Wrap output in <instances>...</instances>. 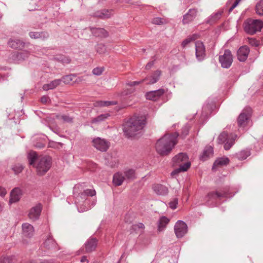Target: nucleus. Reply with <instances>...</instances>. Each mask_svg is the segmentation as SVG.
Returning a JSON list of instances; mask_svg holds the SVG:
<instances>
[{
  "label": "nucleus",
  "instance_id": "nucleus-47",
  "mask_svg": "<svg viewBox=\"0 0 263 263\" xmlns=\"http://www.w3.org/2000/svg\"><path fill=\"white\" fill-rule=\"evenodd\" d=\"M152 23L156 25H162L166 23V21L161 17H155L153 18Z\"/></svg>",
  "mask_w": 263,
  "mask_h": 263
},
{
  "label": "nucleus",
  "instance_id": "nucleus-44",
  "mask_svg": "<svg viewBox=\"0 0 263 263\" xmlns=\"http://www.w3.org/2000/svg\"><path fill=\"white\" fill-rule=\"evenodd\" d=\"M145 228V226L142 223H138L137 224H133L132 226V229L135 231H139L142 232Z\"/></svg>",
  "mask_w": 263,
  "mask_h": 263
},
{
  "label": "nucleus",
  "instance_id": "nucleus-11",
  "mask_svg": "<svg viewBox=\"0 0 263 263\" xmlns=\"http://www.w3.org/2000/svg\"><path fill=\"white\" fill-rule=\"evenodd\" d=\"M227 197L228 195L226 192L223 191L220 192L216 191L209 192L206 196L205 199L207 202L214 203L218 199H221L222 198Z\"/></svg>",
  "mask_w": 263,
  "mask_h": 263
},
{
  "label": "nucleus",
  "instance_id": "nucleus-10",
  "mask_svg": "<svg viewBox=\"0 0 263 263\" xmlns=\"http://www.w3.org/2000/svg\"><path fill=\"white\" fill-rule=\"evenodd\" d=\"M92 142L93 146L101 152L107 151L110 145L108 141L99 137L93 139Z\"/></svg>",
  "mask_w": 263,
  "mask_h": 263
},
{
  "label": "nucleus",
  "instance_id": "nucleus-51",
  "mask_svg": "<svg viewBox=\"0 0 263 263\" xmlns=\"http://www.w3.org/2000/svg\"><path fill=\"white\" fill-rule=\"evenodd\" d=\"M170 207L173 209L175 210L177 208V205L178 204V199L177 198H174L173 200L169 202Z\"/></svg>",
  "mask_w": 263,
  "mask_h": 263
},
{
  "label": "nucleus",
  "instance_id": "nucleus-27",
  "mask_svg": "<svg viewBox=\"0 0 263 263\" xmlns=\"http://www.w3.org/2000/svg\"><path fill=\"white\" fill-rule=\"evenodd\" d=\"M112 14V13L111 10L103 9L95 12L93 16L105 19L109 18Z\"/></svg>",
  "mask_w": 263,
  "mask_h": 263
},
{
  "label": "nucleus",
  "instance_id": "nucleus-28",
  "mask_svg": "<svg viewBox=\"0 0 263 263\" xmlns=\"http://www.w3.org/2000/svg\"><path fill=\"white\" fill-rule=\"evenodd\" d=\"M61 82L62 80H60V79H55L48 84L43 85L42 88L45 91H47L50 89H53L60 85Z\"/></svg>",
  "mask_w": 263,
  "mask_h": 263
},
{
  "label": "nucleus",
  "instance_id": "nucleus-3",
  "mask_svg": "<svg viewBox=\"0 0 263 263\" xmlns=\"http://www.w3.org/2000/svg\"><path fill=\"white\" fill-rule=\"evenodd\" d=\"M179 135L177 133L165 134L159 139L156 143V149L161 156L168 155L177 143Z\"/></svg>",
  "mask_w": 263,
  "mask_h": 263
},
{
  "label": "nucleus",
  "instance_id": "nucleus-21",
  "mask_svg": "<svg viewBox=\"0 0 263 263\" xmlns=\"http://www.w3.org/2000/svg\"><path fill=\"white\" fill-rule=\"evenodd\" d=\"M22 228L24 236L31 238L33 236L34 230L33 227L31 224L28 223H25L22 224Z\"/></svg>",
  "mask_w": 263,
  "mask_h": 263
},
{
  "label": "nucleus",
  "instance_id": "nucleus-45",
  "mask_svg": "<svg viewBox=\"0 0 263 263\" xmlns=\"http://www.w3.org/2000/svg\"><path fill=\"white\" fill-rule=\"evenodd\" d=\"M190 126L188 125H184L182 128L181 131V134L180 135V137L183 139L184 138L189 134V132L190 130Z\"/></svg>",
  "mask_w": 263,
  "mask_h": 263
},
{
  "label": "nucleus",
  "instance_id": "nucleus-18",
  "mask_svg": "<svg viewBox=\"0 0 263 263\" xmlns=\"http://www.w3.org/2000/svg\"><path fill=\"white\" fill-rule=\"evenodd\" d=\"M165 92L164 89L162 88L158 90L151 91L146 93V98L153 101L157 100Z\"/></svg>",
  "mask_w": 263,
  "mask_h": 263
},
{
  "label": "nucleus",
  "instance_id": "nucleus-46",
  "mask_svg": "<svg viewBox=\"0 0 263 263\" xmlns=\"http://www.w3.org/2000/svg\"><path fill=\"white\" fill-rule=\"evenodd\" d=\"M96 51L99 54L104 53L106 51V48L102 44H98L96 47Z\"/></svg>",
  "mask_w": 263,
  "mask_h": 263
},
{
  "label": "nucleus",
  "instance_id": "nucleus-48",
  "mask_svg": "<svg viewBox=\"0 0 263 263\" xmlns=\"http://www.w3.org/2000/svg\"><path fill=\"white\" fill-rule=\"evenodd\" d=\"M103 70V67H96L92 70V73L96 76H100L102 73Z\"/></svg>",
  "mask_w": 263,
  "mask_h": 263
},
{
  "label": "nucleus",
  "instance_id": "nucleus-12",
  "mask_svg": "<svg viewBox=\"0 0 263 263\" xmlns=\"http://www.w3.org/2000/svg\"><path fill=\"white\" fill-rule=\"evenodd\" d=\"M174 231L177 238L182 237L187 231L186 224L181 220H178L174 227Z\"/></svg>",
  "mask_w": 263,
  "mask_h": 263
},
{
  "label": "nucleus",
  "instance_id": "nucleus-14",
  "mask_svg": "<svg viewBox=\"0 0 263 263\" xmlns=\"http://www.w3.org/2000/svg\"><path fill=\"white\" fill-rule=\"evenodd\" d=\"M98 245V240L96 238L90 237L84 245L85 253H90L95 251Z\"/></svg>",
  "mask_w": 263,
  "mask_h": 263
},
{
  "label": "nucleus",
  "instance_id": "nucleus-5",
  "mask_svg": "<svg viewBox=\"0 0 263 263\" xmlns=\"http://www.w3.org/2000/svg\"><path fill=\"white\" fill-rule=\"evenodd\" d=\"M82 189L81 184H77L73 187V195L76 198V203H80L87 199L88 196H93L96 195V191L94 190L87 189L81 191Z\"/></svg>",
  "mask_w": 263,
  "mask_h": 263
},
{
  "label": "nucleus",
  "instance_id": "nucleus-37",
  "mask_svg": "<svg viewBox=\"0 0 263 263\" xmlns=\"http://www.w3.org/2000/svg\"><path fill=\"white\" fill-rule=\"evenodd\" d=\"M76 76L74 74H69L65 76H64L62 78V79H60V80H62L64 83L66 84H70L72 82L74 81V79L76 78Z\"/></svg>",
  "mask_w": 263,
  "mask_h": 263
},
{
  "label": "nucleus",
  "instance_id": "nucleus-19",
  "mask_svg": "<svg viewBox=\"0 0 263 263\" xmlns=\"http://www.w3.org/2000/svg\"><path fill=\"white\" fill-rule=\"evenodd\" d=\"M250 52L249 47L247 46H243L239 48L237 51V59L240 62H245Z\"/></svg>",
  "mask_w": 263,
  "mask_h": 263
},
{
  "label": "nucleus",
  "instance_id": "nucleus-24",
  "mask_svg": "<svg viewBox=\"0 0 263 263\" xmlns=\"http://www.w3.org/2000/svg\"><path fill=\"white\" fill-rule=\"evenodd\" d=\"M213 148L211 146H206L203 151L200 155V159L202 161H205L208 158L213 156Z\"/></svg>",
  "mask_w": 263,
  "mask_h": 263
},
{
  "label": "nucleus",
  "instance_id": "nucleus-7",
  "mask_svg": "<svg viewBox=\"0 0 263 263\" xmlns=\"http://www.w3.org/2000/svg\"><path fill=\"white\" fill-rule=\"evenodd\" d=\"M237 136L233 134H229L226 132H222L218 137V143H224L225 150H229L234 145Z\"/></svg>",
  "mask_w": 263,
  "mask_h": 263
},
{
  "label": "nucleus",
  "instance_id": "nucleus-16",
  "mask_svg": "<svg viewBox=\"0 0 263 263\" xmlns=\"http://www.w3.org/2000/svg\"><path fill=\"white\" fill-rule=\"evenodd\" d=\"M198 10L196 8L190 9L183 16L182 23L187 24L194 20L197 15Z\"/></svg>",
  "mask_w": 263,
  "mask_h": 263
},
{
  "label": "nucleus",
  "instance_id": "nucleus-50",
  "mask_svg": "<svg viewBox=\"0 0 263 263\" xmlns=\"http://www.w3.org/2000/svg\"><path fill=\"white\" fill-rule=\"evenodd\" d=\"M12 258L9 256L1 257L0 258V263H11Z\"/></svg>",
  "mask_w": 263,
  "mask_h": 263
},
{
  "label": "nucleus",
  "instance_id": "nucleus-6",
  "mask_svg": "<svg viewBox=\"0 0 263 263\" xmlns=\"http://www.w3.org/2000/svg\"><path fill=\"white\" fill-rule=\"evenodd\" d=\"M263 28V22L259 20H249L245 23L244 29L250 34L260 31Z\"/></svg>",
  "mask_w": 263,
  "mask_h": 263
},
{
  "label": "nucleus",
  "instance_id": "nucleus-64",
  "mask_svg": "<svg viewBox=\"0 0 263 263\" xmlns=\"http://www.w3.org/2000/svg\"><path fill=\"white\" fill-rule=\"evenodd\" d=\"M262 139H263V135H262Z\"/></svg>",
  "mask_w": 263,
  "mask_h": 263
},
{
  "label": "nucleus",
  "instance_id": "nucleus-34",
  "mask_svg": "<svg viewBox=\"0 0 263 263\" xmlns=\"http://www.w3.org/2000/svg\"><path fill=\"white\" fill-rule=\"evenodd\" d=\"M170 219L165 216L161 217L158 221V231H163L168 223Z\"/></svg>",
  "mask_w": 263,
  "mask_h": 263
},
{
  "label": "nucleus",
  "instance_id": "nucleus-54",
  "mask_svg": "<svg viewBox=\"0 0 263 263\" xmlns=\"http://www.w3.org/2000/svg\"><path fill=\"white\" fill-rule=\"evenodd\" d=\"M241 0H236L232 6L230 8L229 11L231 12L239 3Z\"/></svg>",
  "mask_w": 263,
  "mask_h": 263
},
{
  "label": "nucleus",
  "instance_id": "nucleus-41",
  "mask_svg": "<svg viewBox=\"0 0 263 263\" xmlns=\"http://www.w3.org/2000/svg\"><path fill=\"white\" fill-rule=\"evenodd\" d=\"M256 12L260 16H263V0H260L256 5Z\"/></svg>",
  "mask_w": 263,
  "mask_h": 263
},
{
  "label": "nucleus",
  "instance_id": "nucleus-40",
  "mask_svg": "<svg viewBox=\"0 0 263 263\" xmlns=\"http://www.w3.org/2000/svg\"><path fill=\"white\" fill-rule=\"evenodd\" d=\"M57 119H61L64 122L72 123L73 122V118L68 115H63L62 116L55 115Z\"/></svg>",
  "mask_w": 263,
  "mask_h": 263
},
{
  "label": "nucleus",
  "instance_id": "nucleus-52",
  "mask_svg": "<svg viewBox=\"0 0 263 263\" xmlns=\"http://www.w3.org/2000/svg\"><path fill=\"white\" fill-rule=\"evenodd\" d=\"M248 41L249 43L253 46L257 47L259 45L258 41L255 39L248 38Z\"/></svg>",
  "mask_w": 263,
  "mask_h": 263
},
{
  "label": "nucleus",
  "instance_id": "nucleus-61",
  "mask_svg": "<svg viewBox=\"0 0 263 263\" xmlns=\"http://www.w3.org/2000/svg\"><path fill=\"white\" fill-rule=\"evenodd\" d=\"M202 116H203V117H206L207 115H206V114L204 115L203 113H202Z\"/></svg>",
  "mask_w": 263,
  "mask_h": 263
},
{
  "label": "nucleus",
  "instance_id": "nucleus-59",
  "mask_svg": "<svg viewBox=\"0 0 263 263\" xmlns=\"http://www.w3.org/2000/svg\"><path fill=\"white\" fill-rule=\"evenodd\" d=\"M4 206V204L0 202V212L3 211Z\"/></svg>",
  "mask_w": 263,
  "mask_h": 263
},
{
  "label": "nucleus",
  "instance_id": "nucleus-15",
  "mask_svg": "<svg viewBox=\"0 0 263 263\" xmlns=\"http://www.w3.org/2000/svg\"><path fill=\"white\" fill-rule=\"evenodd\" d=\"M30 53L26 50L21 52H15L12 54L11 58L12 61L15 63L21 62L28 58Z\"/></svg>",
  "mask_w": 263,
  "mask_h": 263
},
{
  "label": "nucleus",
  "instance_id": "nucleus-23",
  "mask_svg": "<svg viewBox=\"0 0 263 263\" xmlns=\"http://www.w3.org/2000/svg\"><path fill=\"white\" fill-rule=\"evenodd\" d=\"M21 195V190L18 187L14 188L11 192L9 202L12 203L17 202L20 199Z\"/></svg>",
  "mask_w": 263,
  "mask_h": 263
},
{
  "label": "nucleus",
  "instance_id": "nucleus-26",
  "mask_svg": "<svg viewBox=\"0 0 263 263\" xmlns=\"http://www.w3.org/2000/svg\"><path fill=\"white\" fill-rule=\"evenodd\" d=\"M29 36L33 39H42L45 40L49 37V34L47 32H34L31 31L29 33Z\"/></svg>",
  "mask_w": 263,
  "mask_h": 263
},
{
  "label": "nucleus",
  "instance_id": "nucleus-8",
  "mask_svg": "<svg viewBox=\"0 0 263 263\" xmlns=\"http://www.w3.org/2000/svg\"><path fill=\"white\" fill-rule=\"evenodd\" d=\"M233 55L231 51L226 49L222 55L219 57V62L222 68H229L231 66L233 62Z\"/></svg>",
  "mask_w": 263,
  "mask_h": 263
},
{
  "label": "nucleus",
  "instance_id": "nucleus-35",
  "mask_svg": "<svg viewBox=\"0 0 263 263\" xmlns=\"http://www.w3.org/2000/svg\"><path fill=\"white\" fill-rule=\"evenodd\" d=\"M54 59L63 64H69L71 62V59L69 57L63 54H59L54 57Z\"/></svg>",
  "mask_w": 263,
  "mask_h": 263
},
{
  "label": "nucleus",
  "instance_id": "nucleus-36",
  "mask_svg": "<svg viewBox=\"0 0 263 263\" xmlns=\"http://www.w3.org/2000/svg\"><path fill=\"white\" fill-rule=\"evenodd\" d=\"M251 154L250 151L249 150H242L236 154V158L240 160L246 159Z\"/></svg>",
  "mask_w": 263,
  "mask_h": 263
},
{
  "label": "nucleus",
  "instance_id": "nucleus-4",
  "mask_svg": "<svg viewBox=\"0 0 263 263\" xmlns=\"http://www.w3.org/2000/svg\"><path fill=\"white\" fill-rule=\"evenodd\" d=\"M173 162L174 165H178L179 167L172 172V175L186 171L191 166L188 156L185 153H180L176 155L173 158Z\"/></svg>",
  "mask_w": 263,
  "mask_h": 263
},
{
  "label": "nucleus",
  "instance_id": "nucleus-39",
  "mask_svg": "<svg viewBox=\"0 0 263 263\" xmlns=\"http://www.w3.org/2000/svg\"><path fill=\"white\" fill-rule=\"evenodd\" d=\"M222 13L220 12H217L214 14H213L209 17L208 22L210 24L214 23L217 20H219L221 16Z\"/></svg>",
  "mask_w": 263,
  "mask_h": 263
},
{
  "label": "nucleus",
  "instance_id": "nucleus-30",
  "mask_svg": "<svg viewBox=\"0 0 263 263\" xmlns=\"http://www.w3.org/2000/svg\"><path fill=\"white\" fill-rule=\"evenodd\" d=\"M9 45L12 48L22 49L25 43L18 39L11 40L8 42Z\"/></svg>",
  "mask_w": 263,
  "mask_h": 263
},
{
  "label": "nucleus",
  "instance_id": "nucleus-20",
  "mask_svg": "<svg viewBox=\"0 0 263 263\" xmlns=\"http://www.w3.org/2000/svg\"><path fill=\"white\" fill-rule=\"evenodd\" d=\"M57 246V244L52 236L50 234H47L43 243V247L47 250H52L56 249Z\"/></svg>",
  "mask_w": 263,
  "mask_h": 263
},
{
  "label": "nucleus",
  "instance_id": "nucleus-29",
  "mask_svg": "<svg viewBox=\"0 0 263 263\" xmlns=\"http://www.w3.org/2000/svg\"><path fill=\"white\" fill-rule=\"evenodd\" d=\"M125 180V178L123 173L118 172L114 174L112 182L115 185L120 186L122 184Z\"/></svg>",
  "mask_w": 263,
  "mask_h": 263
},
{
  "label": "nucleus",
  "instance_id": "nucleus-1",
  "mask_svg": "<svg viewBox=\"0 0 263 263\" xmlns=\"http://www.w3.org/2000/svg\"><path fill=\"white\" fill-rule=\"evenodd\" d=\"M29 164L36 168L39 176L44 175L51 166L52 160L49 156H38L36 152L31 151L28 153Z\"/></svg>",
  "mask_w": 263,
  "mask_h": 263
},
{
  "label": "nucleus",
  "instance_id": "nucleus-55",
  "mask_svg": "<svg viewBox=\"0 0 263 263\" xmlns=\"http://www.w3.org/2000/svg\"><path fill=\"white\" fill-rule=\"evenodd\" d=\"M49 100V98L47 96H44L41 98V101L42 103L46 104Z\"/></svg>",
  "mask_w": 263,
  "mask_h": 263
},
{
  "label": "nucleus",
  "instance_id": "nucleus-56",
  "mask_svg": "<svg viewBox=\"0 0 263 263\" xmlns=\"http://www.w3.org/2000/svg\"><path fill=\"white\" fill-rule=\"evenodd\" d=\"M6 190L5 188L0 186V196H4L6 194Z\"/></svg>",
  "mask_w": 263,
  "mask_h": 263
},
{
  "label": "nucleus",
  "instance_id": "nucleus-32",
  "mask_svg": "<svg viewBox=\"0 0 263 263\" xmlns=\"http://www.w3.org/2000/svg\"><path fill=\"white\" fill-rule=\"evenodd\" d=\"M230 160L228 157H223L217 158L214 162L212 169L214 170L216 166H222L227 165L229 163Z\"/></svg>",
  "mask_w": 263,
  "mask_h": 263
},
{
  "label": "nucleus",
  "instance_id": "nucleus-58",
  "mask_svg": "<svg viewBox=\"0 0 263 263\" xmlns=\"http://www.w3.org/2000/svg\"><path fill=\"white\" fill-rule=\"evenodd\" d=\"M81 262L82 263H83V262L88 263L89 261L87 258V257L85 256H83L81 259Z\"/></svg>",
  "mask_w": 263,
  "mask_h": 263
},
{
  "label": "nucleus",
  "instance_id": "nucleus-33",
  "mask_svg": "<svg viewBox=\"0 0 263 263\" xmlns=\"http://www.w3.org/2000/svg\"><path fill=\"white\" fill-rule=\"evenodd\" d=\"M123 174L125 178V180H132L136 178L135 170L134 169H125Z\"/></svg>",
  "mask_w": 263,
  "mask_h": 263
},
{
  "label": "nucleus",
  "instance_id": "nucleus-62",
  "mask_svg": "<svg viewBox=\"0 0 263 263\" xmlns=\"http://www.w3.org/2000/svg\"><path fill=\"white\" fill-rule=\"evenodd\" d=\"M206 109V107H205V106H204V107H203V108H202V109H203V110H204V109Z\"/></svg>",
  "mask_w": 263,
  "mask_h": 263
},
{
  "label": "nucleus",
  "instance_id": "nucleus-31",
  "mask_svg": "<svg viewBox=\"0 0 263 263\" xmlns=\"http://www.w3.org/2000/svg\"><path fill=\"white\" fill-rule=\"evenodd\" d=\"M92 33L96 36L105 37L108 36L107 32L103 28H91Z\"/></svg>",
  "mask_w": 263,
  "mask_h": 263
},
{
  "label": "nucleus",
  "instance_id": "nucleus-13",
  "mask_svg": "<svg viewBox=\"0 0 263 263\" xmlns=\"http://www.w3.org/2000/svg\"><path fill=\"white\" fill-rule=\"evenodd\" d=\"M196 56L198 61L203 60L205 57V48L203 43L199 41L195 43Z\"/></svg>",
  "mask_w": 263,
  "mask_h": 263
},
{
  "label": "nucleus",
  "instance_id": "nucleus-22",
  "mask_svg": "<svg viewBox=\"0 0 263 263\" xmlns=\"http://www.w3.org/2000/svg\"><path fill=\"white\" fill-rule=\"evenodd\" d=\"M161 74V72L160 70H156L151 76L147 77L144 79H143V81H145L146 84H154L159 80Z\"/></svg>",
  "mask_w": 263,
  "mask_h": 263
},
{
  "label": "nucleus",
  "instance_id": "nucleus-63",
  "mask_svg": "<svg viewBox=\"0 0 263 263\" xmlns=\"http://www.w3.org/2000/svg\"><path fill=\"white\" fill-rule=\"evenodd\" d=\"M51 118L50 117H47V119H48V120H49V119H50Z\"/></svg>",
  "mask_w": 263,
  "mask_h": 263
},
{
  "label": "nucleus",
  "instance_id": "nucleus-42",
  "mask_svg": "<svg viewBox=\"0 0 263 263\" xmlns=\"http://www.w3.org/2000/svg\"><path fill=\"white\" fill-rule=\"evenodd\" d=\"M24 169L23 166L21 164H16L12 166V170L15 174H18L21 173Z\"/></svg>",
  "mask_w": 263,
  "mask_h": 263
},
{
  "label": "nucleus",
  "instance_id": "nucleus-25",
  "mask_svg": "<svg viewBox=\"0 0 263 263\" xmlns=\"http://www.w3.org/2000/svg\"><path fill=\"white\" fill-rule=\"evenodd\" d=\"M153 189L157 194L160 195H165L168 193V189L167 187L160 184L154 185Z\"/></svg>",
  "mask_w": 263,
  "mask_h": 263
},
{
  "label": "nucleus",
  "instance_id": "nucleus-53",
  "mask_svg": "<svg viewBox=\"0 0 263 263\" xmlns=\"http://www.w3.org/2000/svg\"><path fill=\"white\" fill-rule=\"evenodd\" d=\"M144 81H143V80H142L141 81H133V82H128L127 83V85L130 86H134L138 85L139 84H141V83H142Z\"/></svg>",
  "mask_w": 263,
  "mask_h": 263
},
{
  "label": "nucleus",
  "instance_id": "nucleus-2",
  "mask_svg": "<svg viewBox=\"0 0 263 263\" xmlns=\"http://www.w3.org/2000/svg\"><path fill=\"white\" fill-rule=\"evenodd\" d=\"M146 123L145 116H134L124 125V133L128 138L134 137L142 133Z\"/></svg>",
  "mask_w": 263,
  "mask_h": 263
},
{
  "label": "nucleus",
  "instance_id": "nucleus-43",
  "mask_svg": "<svg viewBox=\"0 0 263 263\" xmlns=\"http://www.w3.org/2000/svg\"><path fill=\"white\" fill-rule=\"evenodd\" d=\"M109 116V115L108 114H104L100 115L98 116V117H97L96 118L93 119L92 122L97 123V122H99L100 121H102L105 120L106 119H107Z\"/></svg>",
  "mask_w": 263,
  "mask_h": 263
},
{
  "label": "nucleus",
  "instance_id": "nucleus-57",
  "mask_svg": "<svg viewBox=\"0 0 263 263\" xmlns=\"http://www.w3.org/2000/svg\"><path fill=\"white\" fill-rule=\"evenodd\" d=\"M154 64V61H151V62H148L145 66V69H147V70L149 69L153 66Z\"/></svg>",
  "mask_w": 263,
  "mask_h": 263
},
{
  "label": "nucleus",
  "instance_id": "nucleus-17",
  "mask_svg": "<svg viewBox=\"0 0 263 263\" xmlns=\"http://www.w3.org/2000/svg\"><path fill=\"white\" fill-rule=\"evenodd\" d=\"M42 210V204L41 203H37L30 210L28 213L29 218L32 220H36L39 218Z\"/></svg>",
  "mask_w": 263,
  "mask_h": 263
},
{
  "label": "nucleus",
  "instance_id": "nucleus-49",
  "mask_svg": "<svg viewBox=\"0 0 263 263\" xmlns=\"http://www.w3.org/2000/svg\"><path fill=\"white\" fill-rule=\"evenodd\" d=\"M195 38L194 37H191L186 39L183 40L181 43V46L183 48L185 47L191 41L194 40Z\"/></svg>",
  "mask_w": 263,
  "mask_h": 263
},
{
  "label": "nucleus",
  "instance_id": "nucleus-9",
  "mask_svg": "<svg viewBox=\"0 0 263 263\" xmlns=\"http://www.w3.org/2000/svg\"><path fill=\"white\" fill-rule=\"evenodd\" d=\"M252 113V109L250 107H246L240 113L237 119L238 125L239 127H245L250 118Z\"/></svg>",
  "mask_w": 263,
  "mask_h": 263
},
{
  "label": "nucleus",
  "instance_id": "nucleus-38",
  "mask_svg": "<svg viewBox=\"0 0 263 263\" xmlns=\"http://www.w3.org/2000/svg\"><path fill=\"white\" fill-rule=\"evenodd\" d=\"M117 104V101H99L96 103V106L100 107L109 106L110 105H116Z\"/></svg>",
  "mask_w": 263,
  "mask_h": 263
},
{
  "label": "nucleus",
  "instance_id": "nucleus-60",
  "mask_svg": "<svg viewBox=\"0 0 263 263\" xmlns=\"http://www.w3.org/2000/svg\"><path fill=\"white\" fill-rule=\"evenodd\" d=\"M5 80V78L4 77H3L1 74H0V82H2L3 81H4Z\"/></svg>",
  "mask_w": 263,
  "mask_h": 263
}]
</instances>
